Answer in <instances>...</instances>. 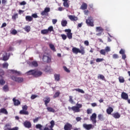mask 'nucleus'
<instances>
[{"instance_id": "f257e3e1", "label": "nucleus", "mask_w": 130, "mask_h": 130, "mask_svg": "<svg viewBox=\"0 0 130 130\" xmlns=\"http://www.w3.org/2000/svg\"><path fill=\"white\" fill-rule=\"evenodd\" d=\"M28 76H33L35 78H38L42 75V72L37 70H30L26 72Z\"/></svg>"}, {"instance_id": "f03ea898", "label": "nucleus", "mask_w": 130, "mask_h": 130, "mask_svg": "<svg viewBox=\"0 0 130 130\" xmlns=\"http://www.w3.org/2000/svg\"><path fill=\"white\" fill-rule=\"evenodd\" d=\"M80 49L77 48V47H73L72 48V52L73 53H75V54H78V53H81L82 55H84L85 54V47H84L82 46H81L80 47Z\"/></svg>"}, {"instance_id": "7ed1b4c3", "label": "nucleus", "mask_w": 130, "mask_h": 130, "mask_svg": "<svg viewBox=\"0 0 130 130\" xmlns=\"http://www.w3.org/2000/svg\"><path fill=\"white\" fill-rule=\"evenodd\" d=\"M82 104L77 103L76 104V106H73L72 107H69L68 109H69V110H71V109L74 113H78L81 111L80 108H82Z\"/></svg>"}, {"instance_id": "20e7f679", "label": "nucleus", "mask_w": 130, "mask_h": 130, "mask_svg": "<svg viewBox=\"0 0 130 130\" xmlns=\"http://www.w3.org/2000/svg\"><path fill=\"white\" fill-rule=\"evenodd\" d=\"M86 23L87 26L94 27V20L93 19V17L91 16L88 17V19L86 20Z\"/></svg>"}, {"instance_id": "39448f33", "label": "nucleus", "mask_w": 130, "mask_h": 130, "mask_svg": "<svg viewBox=\"0 0 130 130\" xmlns=\"http://www.w3.org/2000/svg\"><path fill=\"white\" fill-rule=\"evenodd\" d=\"M43 61L46 62V63H49L51 62V58L49 56L48 54H44L43 56Z\"/></svg>"}, {"instance_id": "423d86ee", "label": "nucleus", "mask_w": 130, "mask_h": 130, "mask_svg": "<svg viewBox=\"0 0 130 130\" xmlns=\"http://www.w3.org/2000/svg\"><path fill=\"white\" fill-rule=\"evenodd\" d=\"M5 75L4 71L0 70V85L4 86L6 84V81L4 79L3 76Z\"/></svg>"}, {"instance_id": "0eeeda50", "label": "nucleus", "mask_w": 130, "mask_h": 130, "mask_svg": "<svg viewBox=\"0 0 130 130\" xmlns=\"http://www.w3.org/2000/svg\"><path fill=\"white\" fill-rule=\"evenodd\" d=\"M11 79L13 80V81H14V82H16L17 83H22V82L24 81V79L21 77H17V76H11Z\"/></svg>"}, {"instance_id": "6e6552de", "label": "nucleus", "mask_w": 130, "mask_h": 130, "mask_svg": "<svg viewBox=\"0 0 130 130\" xmlns=\"http://www.w3.org/2000/svg\"><path fill=\"white\" fill-rule=\"evenodd\" d=\"M110 47L107 46L105 49H102L100 50V54L102 55H106V53H108V52L111 51Z\"/></svg>"}, {"instance_id": "1a4fd4ad", "label": "nucleus", "mask_w": 130, "mask_h": 130, "mask_svg": "<svg viewBox=\"0 0 130 130\" xmlns=\"http://www.w3.org/2000/svg\"><path fill=\"white\" fill-rule=\"evenodd\" d=\"M103 31H104V29L102 28L101 26H98L96 27V32H98L99 33L96 34V36H101L102 35V33H103Z\"/></svg>"}, {"instance_id": "9d476101", "label": "nucleus", "mask_w": 130, "mask_h": 130, "mask_svg": "<svg viewBox=\"0 0 130 130\" xmlns=\"http://www.w3.org/2000/svg\"><path fill=\"white\" fill-rule=\"evenodd\" d=\"M64 32H67V35L69 39H72L73 38V34L72 33V30L71 29H66L64 30Z\"/></svg>"}, {"instance_id": "9b49d317", "label": "nucleus", "mask_w": 130, "mask_h": 130, "mask_svg": "<svg viewBox=\"0 0 130 130\" xmlns=\"http://www.w3.org/2000/svg\"><path fill=\"white\" fill-rule=\"evenodd\" d=\"M83 127L85 128V129L86 130H90V129H93V125L91 124H86V123H84L83 124Z\"/></svg>"}, {"instance_id": "f8f14e48", "label": "nucleus", "mask_w": 130, "mask_h": 130, "mask_svg": "<svg viewBox=\"0 0 130 130\" xmlns=\"http://www.w3.org/2000/svg\"><path fill=\"white\" fill-rule=\"evenodd\" d=\"M64 130H72L73 129V125L72 124L67 122L64 125Z\"/></svg>"}, {"instance_id": "ddd939ff", "label": "nucleus", "mask_w": 130, "mask_h": 130, "mask_svg": "<svg viewBox=\"0 0 130 130\" xmlns=\"http://www.w3.org/2000/svg\"><path fill=\"white\" fill-rule=\"evenodd\" d=\"M121 97L122 99H123V100H126L128 103V100H129V99H128V94H127V93L122 92L121 94Z\"/></svg>"}, {"instance_id": "4468645a", "label": "nucleus", "mask_w": 130, "mask_h": 130, "mask_svg": "<svg viewBox=\"0 0 130 130\" xmlns=\"http://www.w3.org/2000/svg\"><path fill=\"white\" fill-rule=\"evenodd\" d=\"M96 118H97V114L94 113L92 114L91 116L90 117V119L93 123H96L97 122V120H96Z\"/></svg>"}, {"instance_id": "2eb2a0df", "label": "nucleus", "mask_w": 130, "mask_h": 130, "mask_svg": "<svg viewBox=\"0 0 130 130\" xmlns=\"http://www.w3.org/2000/svg\"><path fill=\"white\" fill-rule=\"evenodd\" d=\"M9 60V56H8V53L7 52H4L3 53V60L7 61Z\"/></svg>"}, {"instance_id": "dca6fc26", "label": "nucleus", "mask_w": 130, "mask_h": 130, "mask_svg": "<svg viewBox=\"0 0 130 130\" xmlns=\"http://www.w3.org/2000/svg\"><path fill=\"white\" fill-rule=\"evenodd\" d=\"M43 101L45 103V105L47 106V105H48V103L50 102V98L48 96L45 97L43 99Z\"/></svg>"}, {"instance_id": "f3484780", "label": "nucleus", "mask_w": 130, "mask_h": 130, "mask_svg": "<svg viewBox=\"0 0 130 130\" xmlns=\"http://www.w3.org/2000/svg\"><path fill=\"white\" fill-rule=\"evenodd\" d=\"M23 125L25 126V127H27V128H30V127L32 126V124H31V122L28 121H25L23 123Z\"/></svg>"}, {"instance_id": "a211bd4d", "label": "nucleus", "mask_w": 130, "mask_h": 130, "mask_svg": "<svg viewBox=\"0 0 130 130\" xmlns=\"http://www.w3.org/2000/svg\"><path fill=\"white\" fill-rule=\"evenodd\" d=\"M13 101L15 106H19V105L21 104V102H20V101L18 100H16V98H15L13 99Z\"/></svg>"}, {"instance_id": "6ab92c4d", "label": "nucleus", "mask_w": 130, "mask_h": 130, "mask_svg": "<svg viewBox=\"0 0 130 130\" xmlns=\"http://www.w3.org/2000/svg\"><path fill=\"white\" fill-rule=\"evenodd\" d=\"M2 113L8 115V111L5 108H1L0 109V115H2Z\"/></svg>"}, {"instance_id": "aec40b11", "label": "nucleus", "mask_w": 130, "mask_h": 130, "mask_svg": "<svg viewBox=\"0 0 130 130\" xmlns=\"http://www.w3.org/2000/svg\"><path fill=\"white\" fill-rule=\"evenodd\" d=\"M69 18L70 19V20H71V21H78V17H76L74 15H69Z\"/></svg>"}, {"instance_id": "412c9836", "label": "nucleus", "mask_w": 130, "mask_h": 130, "mask_svg": "<svg viewBox=\"0 0 130 130\" xmlns=\"http://www.w3.org/2000/svg\"><path fill=\"white\" fill-rule=\"evenodd\" d=\"M88 8V5L86 3H83L82 5L80 7L81 10H87Z\"/></svg>"}, {"instance_id": "4be33fe9", "label": "nucleus", "mask_w": 130, "mask_h": 130, "mask_svg": "<svg viewBox=\"0 0 130 130\" xmlns=\"http://www.w3.org/2000/svg\"><path fill=\"white\" fill-rule=\"evenodd\" d=\"M20 114H24V115H28L29 112L25 110H20L19 112Z\"/></svg>"}, {"instance_id": "5701e85b", "label": "nucleus", "mask_w": 130, "mask_h": 130, "mask_svg": "<svg viewBox=\"0 0 130 130\" xmlns=\"http://www.w3.org/2000/svg\"><path fill=\"white\" fill-rule=\"evenodd\" d=\"M113 112V108H112L111 107H109L107 109V113L108 114H111Z\"/></svg>"}, {"instance_id": "b1692460", "label": "nucleus", "mask_w": 130, "mask_h": 130, "mask_svg": "<svg viewBox=\"0 0 130 130\" xmlns=\"http://www.w3.org/2000/svg\"><path fill=\"white\" fill-rule=\"evenodd\" d=\"M25 20L27 22H31L33 20V18L30 16H26L25 17Z\"/></svg>"}, {"instance_id": "393cba45", "label": "nucleus", "mask_w": 130, "mask_h": 130, "mask_svg": "<svg viewBox=\"0 0 130 130\" xmlns=\"http://www.w3.org/2000/svg\"><path fill=\"white\" fill-rule=\"evenodd\" d=\"M31 67H34V68H37L38 67V63L36 61H33L30 63Z\"/></svg>"}, {"instance_id": "a878e982", "label": "nucleus", "mask_w": 130, "mask_h": 130, "mask_svg": "<svg viewBox=\"0 0 130 130\" xmlns=\"http://www.w3.org/2000/svg\"><path fill=\"white\" fill-rule=\"evenodd\" d=\"M54 78H55V81H57V82H58V81H59V80H60V75L59 74H54Z\"/></svg>"}, {"instance_id": "bb28decb", "label": "nucleus", "mask_w": 130, "mask_h": 130, "mask_svg": "<svg viewBox=\"0 0 130 130\" xmlns=\"http://www.w3.org/2000/svg\"><path fill=\"white\" fill-rule=\"evenodd\" d=\"M3 90L4 92H8L9 91V85L7 84L4 85L3 87Z\"/></svg>"}, {"instance_id": "cd10ccee", "label": "nucleus", "mask_w": 130, "mask_h": 130, "mask_svg": "<svg viewBox=\"0 0 130 130\" xmlns=\"http://www.w3.org/2000/svg\"><path fill=\"white\" fill-rule=\"evenodd\" d=\"M112 116L114 118H119V117H120V115L119 114L118 112L113 114Z\"/></svg>"}, {"instance_id": "c85d7f7f", "label": "nucleus", "mask_w": 130, "mask_h": 130, "mask_svg": "<svg viewBox=\"0 0 130 130\" xmlns=\"http://www.w3.org/2000/svg\"><path fill=\"white\" fill-rule=\"evenodd\" d=\"M61 24L62 27H66V26H67V25L68 24V21H67V20H62L61 22Z\"/></svg>"}, {"instance_id": "c756f323", "label": "nucleus", "mask_w": 130, "mask_h": 130, "mask_svg": "<svg viewBox=\"0 0 130 130\" xmlns=\"http://www.w3.org/2000/svg\"><path fill=\"white\" fill-rule=\"evenodd\" d=\"M47 109L49 112H55V111L54 110V109L51 107H48Z\"/></svg>"}, {"instance_id": "7c9ffc66", "label": "nucleus", "mask_w": 130, "mask_h": 130, "mask_svg": "<svg viewBox=\"0 0 130 130\" xmlns=\"http://www.w3.org/2000/svg\"><path fill=\"white\" fill-rule=\"evenodd\" d=\"M49 47L51 49V50H53V51H56L55 47H54V45H53L52 44H50Z\"/></svg>"}, {"instance_id": "2f4dec72", "label": "nucleus", "mask_w": 130, "mask_h": 130, "mask_svg": "<svg viewBox=\"0 0 130 130\" xmlns=\"http://www.w3.org/2000/svg\"><path fill=\"white\" fill-rule=\"evenodd\" d=\"M118 80L120 83H124V78H123V77H122V76L119 77Z\"/></svg>"}, {"instance_id": "473e14b6", "label": "nucleus", "mask_w": 130, "mask_h": 130, "mask_svg": "<svg viewBox=\"0 0 130 130\" xmlns=\"http://www.w3.org/2000/svg\"><path fill=\"white\" fill-rule=\"evenodd\" d=\"M59 95H60V92L59 91L56 92L54 94L53 98L55 99V98H57V97H59Z\"/></svg>"}, {"instance_id": "72a5a7b5", "label": "nucleus", "mask_w": 130, "mask_h": 130, "mask_svg": "<svg viewBox=\"0 0 130 130\" xmlns=\"http://www.w3.org/2000/svg\"><path fill=\"white\" fill-rule=\"evenodd\" d=\"M50 128H53V126H54L55 123L54 122V120H52L50 122Z\"/></svg>"}, {"instance_id": "f704fd0d", "label": "nucleus", "mask_w": 130, "mask_h": 130, "mask_svg": "<svg viewBox=\"0 0 130 130\" xmlns=\"http://www.w3.org/2000/svg\"><path fill=\"white\" fill-rule=\"evenodd\" d=\"M24 30H25L26 32H30V26L28 25L25 26L24 28Z\"/></svg>"}, {"instance_id": "c9c22d12", "label": "nucleus", "mask_w": 130, "mask_h": 130, "mask_svg": "<svg viewBox=\"0 0 130 130\" xmlns=\"http://www.w3.org/2000/svg\"><path fill=\"white\" fill-rule=\"evenodd\" d=\"M75 91H77V92H79V93H82V94H84L85 93V91L83 90V89H81L80 88H76L75 89Z\"/></svg>"}, {"instance_id": "e433bc0d", "label": "nucleus", "mask_w": 130, "mask_h": 130, "mask_svg": "<svg viewBox=\"0 0 130 130\" xmlns=\"http://www.w3.org/2000/svg\"><path fill=\"white\" fill-rule=\"evenodd\" d=\"M18 18V13H15L14 14L12 17V20H16Z\"/></svg>"}, {"instance_id": "4c0bfd02", "label": "nucleus", "mask_w": 130, "mask_h": 130, "mask_svg": "<svg viewBox=\"0 0 130 130\" xmlns=\"http://www.w3.org/2000/svg\"><path fill=\"white\" fill-rule=\"evenodd\" d=\"M48 30L47 29H43L41 30L42 34L46 35L48 34Z\"/></svg>"}, {"instance_id": "58836bf2", "label": "nucleus", "mask_w": 130, "mask_h": 130, "mask_svg": "<svg viewBox=\"0 0 130 130\" xmlns=\"http://www.w3.org/2000/svg\"><path fill=\"white\" fill-rule=\"evenodd\" d=\"M10 33L12 34V35H16L18 32L16 29H14L10 31Z\"/></svg>"}, {"instance_id": "ea45409f", "label": "nucleus", "mask_w": 130, "mask_h": 130, "mask_svg": "<svg viewBox=\"0 0 130 130\" xmlns=\"http://www.w3.org/2000/svg\"><path fill=\"white\" fill-rule=\"evenodd\" d=\"M98 79H101V80H103V81H104L105 80V77L103 76V75L100 74L98 77Z\"/></svg>"}, {"instance_id": "a19ab883", "label": "nucleus", "mask_w": 130, "mask_h": 130, "mask_svg": "<svg viewBox=\"0 0 130 130\" xmlns=\"http://www.w3.org/2000/svg\"><path fill=\"white\" fill-rule=\"evenodd\" d=\"M11 72H12L13 74H14L15 75H17L18 76L20 75V72L16 70H11Z\"/></svg>"}, {"instance_id": "79ce46f5", "label": "nucleus", "mask_w": 130, "mask_h": 130, "mask_svg": "<svg viewBox=\"0 0 130 130\" xmlns=\"http://www.w3.org/2000/svg\"><path fill=\"white\" fill-rule=\"evenodd\" d=\"M96 62H101L102 61H103L104 60V58H98L96 59Z\"/></svg>"}, {"instance_id": "37998d69", "label": "nucleus", "mask_w": 130, "mask_h": 130, "mask_svg": "<svg viewBox=\"0 0 130 130\" xmlns=\"http://www.w3.org/2000/svg\"><path fill=\"white\" fill-rule=\"evenodd\" d=\"M41 15L42 16H48V13H47L45 11V10H44L41 12Z\"/></svg>"}, {"instance_id": "c03bdc74", "label": "nucleus", "mask_w": 130, "mask_h": 130, "mask_svg": "<svg viewBox=\"0 0 130 130\" xmlns=\"http://www.w3.org/2000/svg\"><path fill=\"white\" fill-rule=\"evenodd\" d=\"M98 117L99 119H100V120H104V118L103 117V116L101 114H99Z\"/></svg>"}, {"instance_id": "a18cd8bd", "label": "nucleus", "mask_w": 130, "mask_h": 130, "mask_svg": "<svg viewBox=\"0 0 130 130\" xmlns=\"http://www.w3.org/2000/svg\"><path fill=\"white\" fill-rule=\"evenodd\" d=\"M63 5L65 8H69L70 7V5L68 2H63Z\"/></svg>"}, {"instance_id": "49530a36", "label": "nucleus", "mask_w": 130, "mask_h": 130, "mask_svg": "<svg viewBox=\"0 0 130 130\" xmlns=\"http://www.w3.org/2000/svg\"><path fill=\"white\" fill-rule=\"evenodd\" d=\"M3 67L5 69H8V67H9V63H8L7 62H5V63H3Z\"/></svg>"}, {"instance_id": "de8ad7c7", "label": "nucleus", "mask_w": 130, "mask_h": 130, "mask_svg": "<svg viewBox=\"0 0 130 130\" xmlns=\"http://www.w3.org/2000/svg\"><path fill=\"white\" fill-rule=\"evenodd\" d=\"M120 54H125V50L123 49H121V50L119 51Z\"/></svg>"}, {"instance_id": "09e8293b", "label": "nucleus", "mask_w": 130, "mask_h": 130, "mask_svg": "<svg viewBox=\"0 0 130 130\" xmlns=\"http://www.w3.org/2000/svg\"><path fill=\"white\" fill-rule=\"evenodd\" d=\"M119 57V56H118V55H117V54H114L113 55V58H114V59H117Z\"/></svg>"}, {"instance_id": "8fccbe9b", "label": "nucleus", "mask_w": 130, "mask_h": 130, "mask_svg": "<svg viewBox=\"0 0 130 130\" xmlns=\"http://www.w3.org/2000/svg\"><path fill=\"white\" fill-rule=\"evenodd\" d=\"M44 11H45V12H47V14H48V13L50 12V8L48 7H46V8H45Z\"/></svg>"}, {"instance_id": "3c124183", "label": "nucleus", "mask_w": 130, "mask_h": 130, "mask_svg": "<svg viewBox=\"0 0 130 130\" xmlns=\"http://www.w3.org/2000/svg\"><path fill=\"white\" fill-rule=\"evenodd\" d=\"M63 68L64 70L66 72H67V73H70L71 71H70V70H69V69H68V68H67V67L64 66Z\"/></svg>"}, {"instance_id": "603ef678", "label": "nucleus", "mask_w": 130, "mask_h": 130, "mask_svg": "<svg viewBox=\"0 0 130 130\" xmlns=\"http://www.w3.org/2000/svg\"><path fill=\"white\" fill-rule=\"evenodd\" d=\"M61 37H62V39H63V40H66V39H67V35H64V34H62L61 35Z\"/></svg>"}, {"instance_id": "864d4df0", "label": "nucleus", "mask_w": 130, "mask_h": 130, "mask_svg": "<svg viewBox=\"0 0 130 130\" xmlns=\"http://www.w3.org/2000/svg\"><path fill=\"white\" fill-rule=\"evenodd\" d=\"M27 110H28V106L27 105H24L22 106V110H25L26 111H27Z\"/></svg>"}, {"instance_id": "5fc2aeb1", "label": "nucleus", "mask_w": 130, "mask_h": 130, "mask_svg": "<svg viewBox=\"0 0 130 130\" xmlns=\"http://www.w3.org/2000/svg\"><path fill=\"white\" fill-rule=\"evenodd\" d=\"M48 32H51L52 31H53V26H50L48 28Z\"/></svg>"}, {"instance_id": "6e6d98bb", "label": "nucleus", "mask_w": 130, "mask_h": 130, "mask_svg": "<svg viewBox=\"0 0 130 130\" xmlns=\"http://www.w3.org/2000/svg\"><path fill=\"white\" fill-rule=\"evenodd\" d=\"M36 128H39L40 129H41V127H42V125L40 124H37L36 125Z\"/></svg>"}, {"instance_id": "4d7b16f0", "label": "nucleus", "mask_w": 130, "mask_h": 130, "mask_svg": "<svg viewBox=\"0 0 130 130\" xmlns=\"http://www.w3.org/2000/svg\"><path fill=\"white\" fill-rule=\"evenodd\" d=\"M39 118H40V117H37L35 119H34L33 121H34V123L38 122V120H39Z\"/></svg>"}, {"instance_id": "13d9d810", "label": "nucleus", "mask_w": 130, "mask_h": 130, "mask_svg": "<svg viewBox=\"0 0 130 130\" xmlns=\"http://www.w3.org/2000/svg\"><path fill=\"white\" fill-rule=\"evenodd\" d=\"M76 120L77 122H79V121H81V120H82V118L81 117H77L76 118Z\"/></svg>"}, {"instance_id": "bf43d9fd", "label": "nucleus", "mask_w": 130, "mask_h": 130, "mask_svg": "<svg viewBox=\"0 0 130 130\" xmlns=\"http://www.w3.org/2000/svg\"><path fill=\"white\" fill-rule=\"evenodd\" d=\"M69 98H70L69 102H70V103H74V101L73 100V96H70Z\"/></svg>"}, {"instance_id": "052dcab7", "label": "nucleus", "mask_w": 130, "mask_h": 130, "mask_svg": "<svg viewBox=\"0 0 130 130\" xmlns=\"http://www.w3.org/2000/svg\"><path fill=\"white\" fill-rule=\"evenodd\" d=\"M92 109H87V114H91L92 113Z\"/></svg>"}, {"instance_id": "680f3d73", "label": "nucleus", "mask_w": 130, "mask_h": 130, "mask_svg": "<svg viewBox=\"0 0 130 130\" xmlns=\"http://www.w3.org/2000/svg\"><path fill=\"white\" fill-rule=\"evenodd\" d=\"M31 17H32V18H35V19H36V18H38V15H37V14L35 13L32 14Z\"/></svg>"}, {"instance_id": "e2e57ef3", "label": "nucleus", "mask_w": 130, "mask_h": 130, "mask_svg": "<svg viewBox=\"0 0 130 130\" xmlns=\"http://www.w3.org/2000/svg\"><path fill=\"white\" fill-rule=\"evenodd\" d=\"M26 3L25 1H22V2L19 3V5L20 6H25V5H26Z\"/></svg>"}, {"instance_id": "0e129e2a", "label": "nucleus", "mask_w": 130, "mask_h": 130, "mask_svg": "<svg viewBox=\"0 0 130 130\" xmlns=\"http://www.w3.org/2000/svg\"><path fill=\"white\" fill-rule=\"evenodd\" d=\"M30 98H31V99H32L33 100L35 99V98H37V95L32 94V95H31Z\"/></svg>"}, {"instance_id": "69168bd1", "label": "nucleus", "mask_w": 130, "mask_h": 130, "mask_svg": "<svg viewBox=\"0 0 130 130\" xmlns=\"http://www.w3.org/2000/svg\"><path fill=\"white\" fill-rule=\"evenodd\" d=\"M125 58H126V55L125 54H123L122 55V59H123L124 60H125Z\"/></svg>"}, {"instance_id": "338daca9", "label": "nucleus", "mask_w": 130, "mask_h": 130, "mask_svg": "<svg viewBox=\"0 0 130 130\" xmlns=\"http://www.w3.org/2000/svg\"><path fill=\"white\" fill-rule=\"evenodd\" d=\"M57 22V19H52V23L54 25H55V24H56Z\"/></svg>"}, {"instance_id": "774afa93", "label": "nucleus", "mask_w": 130, "mask_h": 130, "mask_svg": "<svg viewBox=\"0 0 130 130\" xmlns=\"http://www.w3.org/2000/svg\"><path fill=\"white\" fill-rule=\"evenodd\" d=\"M84 44H85V45H86V46H89V41H84Z\"/></svg>"}]
</instances>
